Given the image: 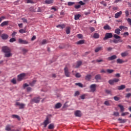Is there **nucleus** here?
<instances>
[{
  "mask_svg": "<svg viewBox=\"0 0 131 131\" xmlns=\"http://www.w3.org/2000/svg\"><path fill=\"white\" fill-rule=\"evenodd\" d=\"M26 77V73H21L17 76V80L18 81H21L23 79H25Z\"/></svg>",
  "mask_w": 131,
  "mask_h": 131,
  "instance_id": "f257e3e1",
  "label": "nucleus"
},
{
  "mask_svg": "<svg viewBox=\"0 0 131 131\" xmlns=\"http://www.w3.org/2000/svg\"><path fill=\"white\" fill-rule=\"evenodd\" d=\"M64 74L67 77H70L71 73L69 72V70L68 69V67L67 66L65 67L64 68Z\"/></svg>",
  "mask_w": 131,
  "mask_h": 131,
  "instance_id": "f03ea898",
  "label": "nucleus"
},
{
  "mask_svg": "<svg viewBox=\"0 0 131 131\" xmlns=\"http://www.w3.org/2000/svg\"><path fill=\"white\" fill-rule=\"evenodd\" d=\"M16 106H19V109H24L25 108L26 104L24 103H21L20 102H16Z\"/></svg>",
  "mask_w": 131,
  "mask_h": 131,
  "instance_id": "7ed1b4c3",
  "label": "nucleus"
},
{
  "mask_svg": "<svg viewBox=\"0 0 131 131\" xmlns=\"http://www.w3.org/2000/svg\"><path fill=\"white\" fill-rule=\"evenodd\" d=\"M113 36V35L112 34V33H106L105 34V36L103 38L104 40H106V39H108V38H111Z\"/></svg>",
  "mask_w": 131,
  "mask_h": 131,
  "instance_id": "20e7f679",
  "label": "nucleus"
},
{
  "mask_svg": "<svg viewBox=\"0 0 131 131\" xmlns=\"http://www.w3.org/2000/svg\"><path fill=\"white\" fill-rule=\"evenodd\" d=\"M96 86H97V84H93L90 85V88L91 90V92H92V93H95V92H96Z\"/></svg>",
  "mask_w": 131,
  "mask_h": 131,
  "instance_id": "39448f33",
  "label": "nucleus"
},
{
  "mask_svg": "<svg viewBox=\"0 0 131 131\" xmlns=\"http://www.w3.org/2000/svg\"><path fill=\"white\" fill-rule=\"evenodd\" d=\"M10 51H11V49H10V48L7 46H4L2 47V52H3L4 53L10 52Z\"/></svg>",
  "mask_w": 131,
  "mask_h": 131,
  "instance_id": "423d86ee",
  "label": "nucleus"
},
{
  "mask_svg": "<svg viewBox=\"0 0 131 131\" xmlns=\"http://www.w3.org/2000/svg\"><path fill=\"white\" fill-rule=\"evenodd\" d=\"M18 42L21 43V45H28V41H26V40H23L21 38L18 39Z\"/></svg>",
  "mask_w": 131,
  "mask_h": 131,
  "instance_id": "0eeeda50",
  "label": "nucleus"
},
{
  "mask_svg": "<svg viewBox=\"0 0 131 131\" xmlns=\"http://www.w3.org/2000/svg\"><path fill=\"white\" fill-rule=\"evenodd\" d=\"M49 123H51V121L48 117H47L46 119L44 121L43 124L44 127H47V125H48Z\"/></svg>",
  "mask_w": 131,
  "mask_h": 131,
  "instance_id": "6e6552de",
  "label": "nucleus"
},
{
  "mask_svg": "<svg viewBox=\"0 0 131 131\" xmlns=\"http://www.w3.org/2000/svg\"><path fill=\"white\" fill-rule=\"evenodd\" d=\"M39 101H40V98L36 97V98H33L31 100V103H39Z\"/></svg>",
  "mask_w": 131,
  "mask_h": 131,
  "instance_id": "1a4fd4ad",
  "label": "nucleus"
},
{
  "mask_svg": "<svg viewBox=\"0 0 131 131\" xmlns=\"http://www.w3.org/2000/svg\"><path fill=\"white\" fill-rule=\"evenodd\" d=\"M5 57L6 58H10V57H12L13 54H12V53L11 52V50L10 51H8L7 52H5L4 53Z\"/></svg>",
  "mask_w": 131,
  "mask_h": 131,
  "instance_id": "9d476101",
  "label": "nucleus"
},
{
  "mask_svg": "<svg viewBox=\"0 0 131 131\" xmlns=\"http://www.w3.org/2000/svg\"><path fill=\"white\" fill-rule=\"evenodd\" d=\"M9 22H10L9 20L4 21L1 24L0 26L2 27H4V26H8V25H9Z\"/></svg>",
  "mask_w": 131,
  "mask_h": 131,
  "instance_id": "9b49d317",
  "label": "nucleus"
},
{
  "mask_svg": "<svg viewBox=\"0 0 131 131\" xmlns=\"http://www.w3.org/2000/svg\"><path fill=\"white\" fill-rule=\"evenodd\" d=\"M121 15H122V11H119L115 14V18L116 19H118V18H119V17H120V16H121Z\"/></svg>",
  "mask_w": 131,
  "mask_h": 131,
  "instance_id": "f8f14e48",
  "label": "nucleus"
},
{
  "mask_svg": "<svg viewBox=\"0 0 131 131\" xmlns=\"http://www.w3.org/2000/svg\"><path fill=\"white\" fill-rule=\"evenodd\" d=\"M1 37L2 39L6 40L7 38H9V35L7 34L4 33L2 34Z\"/></svg>",
  "mask_w": 131,
  "mask_h": 131,
  "instance_id": "ddd939ff",
  "label": "nucleus"
},
{
  "mask_svg": "<svg viewBox=\"0 0 131 131\" xmlns=\"http://www.w3.org/2000/svg\"><path fill=\"white\" fill-rule=\"evenodd\" d=\"M13 127H14V126H13L11 125H7L6 126L5 129L7 131H10V130H11L12 128H13Z\"/></svg>",
  "mask_w": 131,
  "mask_h": 131,
  "instance_id": "4468645a",
  "label": "nucleus"
},
{
  "mask_svg": "<svg viewBox=\"0 0 131 131\" xmlns=\"http://www.w3.org/2000/svg\"><path fill=\"white\" fill-rule=\"evenodd\" d=\"M75 116H77V117H81V113L80 111H76L75 112Z\"/></svg>",
  "mask_w": 131,
  "mask_h": 131,
  "instance_id": "2eb2a0df",
  "label": "nucleus"
},
{
  "mask_svg": "<svg viewBox=\"0 0 131 131\" xmlns=\"http://www.w3.org/2000/svg\"><path fill=\"white\" fill-rule=\"evenodd\" d=\"M116 58H117V56L115 55H114L111 57H108L107 60H108V61H112V60H115Z\"/></svg>",
  "mask_w": 131,
  "mask_h": 131,
  "instance_id": "dca6fc26",
  "label": "nucleus"
},
{
  "mask_svg": "<svg viewBox=\"0 0 131 131\" xmlns=\"http://www.w3.org/2000/svg\"><path fill=\"white\" fill-rule=\"evenodd\" d=\"M62 107V104L60 102L56 103L55 105V109H59Z\"/></svg>",
  "mask_w": 131,
  "mask_h": 131,
  "instance_id": "f3484780",
  "label": "nucleus"
},
{
  "mask_svg": "<svg viewBox=\"0 0 131 131\" xmlns=\"http://www.w3.org/2000/svg\"><path fill=\"white\" fill-rule=\"evenodd\" d=\"M121 57H127L128 56V52L127 51H125L123 53H121Z\"/></svg>",
  "mask_w": 131,
  "mask_h": 131,
  "instance_id": "a211bd4d",
  "label": "nucleus"
},
{
  "mask_svg": "<svg viewBox=\"0 0 131 131\" xmlns=\"http://www.w3.org/2000/svg\"><path fill=\"white\" fill-rule=\"evenodd\" d=\"M101 79L102 77L100 74L96 75L95 77V79H96V80H101Z\"/></svg>",
  "mask_w": 131,
  "mask_h": 131,
  "instance_id": "6ab92c4d",
  "label": "nucleus"
},
{
  "mask_svg": "<svg viewBox=\"0 0 131 131\" xmlns=\"http://www.w3.org/2000/svg\"><path fill=\"white\" fill-rule=\"evenodd\" d=\"M102 50H103V47H97L95 49V52L98 53V52H100V51H102Z\"/></svg>",
  "mask_w": 131,
  "mask_h": 131,
  "instance_id": "aec40b11",
  "label": "nucleus"
},
{
  "mask_svg": "<svg viewBox=\"0 0 131 131\" xmlns=\"http://www.w3.org/2000/svg\"><path fill=\"white\" fill-rule=\"evenodd\" d=\"M124 89H125V85H121L120 86H118V90L119 91L124 90Z\"/></svg>",
  "mask_w": 131,
  "mask_h": 131,
  "instance_id": "412c9836",
  "label": "nucleus"
},
{
  "mask_svg": "<svg viewBox=\"0 0 131 131\" xmlns=\"http://www.w3.org/2000/svg\"><path fill=\"white\" fill-rule=\"evenodd\" d=\"M45 4H47L48 5H50L51 4H53L54 3L53 0H46L45 1Z\"/></svg>",
  "mask_w": 131,
  "mask_h": 131,
  "instance_id": "4be33fe9",
  "label": "nucleus"
},
{
  "mask_svg": "<svg viewBox=\"0 0 131 131\" xmlns=\"http://www.w3.org/2000/svg\"><path fill=\"white\" fill-rule=\"evenodd\" d=\"M103 28L105 30H111V27L108 25L104 26Z\"/></svg>",
  "mask_w": 131,
  "mask_h": 131,
  "instance_id": "5701e85b",
  "label": "nucleus"
},
{
  "mask_svg": "<svg viewBox=\"0 0 131 131\" xmlns=\"http://www.w3.org/2000/svg\"><path fill=\"white\" fill-rule=\"evenodd\" d=\"M120 29H121V30H122V29H123L124 30H128V28H127V27H125L123 26H120L119 27Z\"/></svg>",
  "mask_w": 131,
  "mask_h": 131,
  "instance_id": "b1692460",
  "label": "nucleus"
},
{
  "mask_svg": "<svg viewBox=\"0 0 131 131\" xmlns=\"http://www.w3.org/2000/svg\"><path fill=\"white\" fill-rule=\"evenodd\" d=\"M117 63H118V64H122V63H124V61L120 58H118L117 59Z\"/></svg>",
  "mask_w": 131,
  "mask_h": 131,
  "instance_id": "393cba45",
  "label": "nucleus"
},
{
  "mask_svg": "<svg viewBox=\"0 0 131 131\" xmlns=\"http://www.w3.org/2000/svg\"><path fill=\"white\" fill-rule=\"evenodd\" d=\"M71 29V28L70 27H67L66 28V31L67 34H70Z\"/></svg>",
  "mask_w": 131,
  "mask_h": 131,
  "instance_id": "a878e982",
  "label": "nucleus"
},
{
  "mask_svg": "<svg viewBox=\"0 0 131 131\" xmlns=\"http://www.w3.org/2000/svg\"><path fill=\"white\" fill-rule=\"evenodd\" d=\"M36 83V80H33L32 82H30L29 83V84L31 86H34V84Z\"/></svg>",
  "mask_w": 131,
  "mask_h": 131,
  "instance_id": "bb28decb",
  "label": "nucleus"
},
{
  "mask_svg": "<svg viewBox=\"0 0 131 131\" xmlns=\"http://www.w3.org/2000/svg\"><path fill=\"white\" fill-rule=\"evenodd\" d=\"M100 37V35H99L97 33H94L93 35V38H99Z\"/></svg>",
  "mask_w": 131,
  "mask_h": 131,
  "instance_id": "cd10ccee",
  "label": "nucleus"
},
{
  "mask_svg": "<svg viewBox=\"0 0 131 131\" xmlns=\"http://www.w3.org/2000/svg\"><path fill=\"white\" fill-rule=\"evenodd\" d=\"M81 64H82V62H81V61H79L77 62V65L75 67V68H78V67H79Z\"/></svg>",
  "mask_w": 131,
  "mask_h": 131,
  "instance_id": "c85d7f7f",
  "label": "nucleus"
},
{
  "mask_svg": "<svg viewBox=\"0 0 131 131\" xmlns=\"http://www.w3.org/2000/svg\"><path fill=\"white\" fill-rule=\"evenodd\" d=\"M120 31H121V30L120 29H116L115 31V33L119 35L120 34Z\"/></svg>",
  "mask_w": 131,
  "mask_h": 131,
  "instance_id": "c756f323",
  "label": "nucleus"
},
{
  "mask_svg": "<svg viewBox=\"0 0 131 131\" xmlns=\"http://www.w3.org/2000/svg\"><path fill=\"white\" fill-rule=\"evenodd\" d=\"M54 124H50L48 126L49 129H54Z\"/></svg>",
  "mask_w": 131,
  "mask_h": 131,
  "instance_id": "7c9ffc66",
  "label": "nucleus"
},
{
  "mask_svg": "<svg viewBox=\"0 0 131 131\" xmlns=\"http://www.w3.org/2000/svg\"><path fill=\"white\" fill-rule=\"evenodd\" d=\"M85 79L86 80H90V79H92V76L91 75H87L85 76Z\"/></svg>",
  "mask_w": 131,
  "mask_h": 131,
  "instance_id": "2f4dec72",
  "label": "nucleus"
},
{
  "mask_svg": "<svg viewBox=\"0 0 131 131\" xmlns=\"http://www.w3.org/2000/svg\"><path fill=\"white\" fill-rule=\"evenodd\" d=\"M118 106L120 108L121 112H123V111H124V107L121 105V104H119Z\"/></svg>",
  "mask_w": 131,
  "mask_h": 131,
  "instance_id": "473e14b6",
  "label": "nucleus"
},
{
  "mask_svg": "<svg viewBox=\"0 0 131 131\" xmlns=\"http://www.w3.org/2000/svg\"><path fill=\"white\" fill-rule=\"evenodd\" d=\"M118 120H119V121H120V123H124L126 121V120L122 119H120V118H119Z\"/></svg>",
  "mask_w": 131,
  "mask_h": 131,
  "instance_id": "72a5a7b5",
  "label": "nucleus"
},
{
  "mask_svg": "<svg viewBox=\"0 0 131 131\" xmlns=\"http://www.w3.org/2000/svg\"><path fill=\"white\" fill-rule=\"evenodd\" d=\"M81 15H80V14H77L75 15V20H78V19H79V18H80Z\"/></svg>",
  "mask_w": 131,
  "mask_h": 131,
  "instance_id": "f704fd0d",
  "label": "nucleus"
},
{
  "mask_svg": "<svg viewBox=\"0 0 131 131\" xmlns=\"http://www.w3.org/2000/svg\"><path fill=\"white\" fill-rule=\"evenodd\" d=\"M106 72H107V73L111 74V73H113V72H114V70L111 69H107L106 70Z\"/></svg>",
  "mask_w": 131,
  "mask_h": 131,
  "instance_id": "c9c22d12",
  "label": "nucleus"
},
{
  "mask_svg": "<svg viewBox=\"0 0 131 131\" xmlns=\"http://www.w3.org/2000/svg\"><path fill=\"white\" fill-rule=\"evenodd\" d=\"M83 43H84V40H81L80 41H78L77 42V45H82Z\"/></svg>",
  "mask_w": 131,
  "mask_h": 131,
  "instance_id": "e433bc0d",
  "label": "nucleus"
},
{
  "mask_svg": "<svg viewBox=\"0 0 131 131\" xmlns=\"http://www.w3.org/2000/svg\"><path fill=\"white\" fill-rule=\"evenodd\" d=\"M11 82L12 83H13V84H16L17 83V80H16V78H13L12 80H11Z\"/></svg>",
  "mask_w": 131,
  "mask_h": 131,
  "instance_id": "4c0bfd02",
  "label": "nucleus"
},
{
  "mask_svg": "<svg viewBox=\"0 0 131 131\" xmlns=\"http://www.w3.org/2000/svg\"><path fill=\"white\" fill-rule=\"evenodd\" d=\"M21 51H22L24 55H25V54L27 53V52H28V49H24V48L22 49Z\"/></svg>",
  "mask_w": 131,
  "mask_h": 131,
  "instance_id": "58836bf2",
  "label": "nucleus"
},
{
  "mask_svg": "<svg viewBox=\"0 0 131 131\" xmlns=\"http://www.w3.org/2000/svg\"><path fill=\"white\" fill-rule=\"evenodd\" d=\"M12 118H17V119L20 120V117L17 115H13L12 116Z\"/></svg>",
  "mask_w": 131,
  "mask_h": 131,
  "instance_id": "ea45409f",
  "label": "nucleus"
},
{
  "mask_svg": "<svg viewBox=\"0 0 131 131\" xmlns=\"http://www.w3.org/2000/svg\"><path fill=\"white\" fill-rule=\"evenodd\" d=\"M80 95L79 91H76L74 94V97H78Z\"/></svg>",
  "mask_w": 131,
  "mask_h": 131,
  "instance_id": "a19ab883",
  "label": "nucleus"
},
{
  "mask_svg": "<svg viewBox=\"0 0 131 131\" xmlns=\"http://www.w3.org/2000/svg\"><path fill=\"white\" fill-rule=\"evenodd\" d=\"M76 85H78L79 88H83V85L81 83H76Z\"/></svg>",
  "mask_w": 131,
  "mask_h": 131,
  "instance_id": "79ce46f5",
  "label": "nucleus"
},
{
  "mask_svg": "<svg viewBox=\"0 0 131 131\" xmlns=\"http://www.w3.org/2000/svg\"><path fill=\"white\" fill-rule=\"evenodd\" d=\"M87 95L86 94H83L80 96L81 98V100H84L85 99V97H86Z\"/></svg>",
  "mask_w": 131,
  "mask_h": 131,
  "instance_id": "37998d69",
  "label": "nucleus"
},
{
  "mask_svg": "<svg viewBox=\"0 0 131 131\" xmlns=\"http://www.w3.org/2000/svg\"><path fill=\"white\" fill-rule=\"evenodd\" d=\"M19 32L20 33H26V31L24 29H20Z\"/></svg>",
  "mask_w": 131,
  "mask_h": 131,
  "instance_id": "c03bdc74",
  "label": "nucleus"
},
{
  "mask_svg": "<svg viewBox=\"0 0 131 131\" xmlns=\"http://www.w3.org/2000/svg\"><path fill=\"white\" fill-rule=\"evenodd\" d=\"M114 37H115L116 39H119V38H121V37L117 35V34H114Z\"/></svg>",
  "mask_w": 131,
  "mask_h": 131,
  "instance_id": "a18cd8bd",
  "label": "nucleus"
},
{
  "mask_svg": "<svg viewBox=\"0 0 131 131\" xmlns=\"http://www.w3.org/2000/svg\"><path fill=\"white\" fill-rule=\"evenodd\" d=\"M46 43H48V40L44 39L41 42V45H46Z\"/></svg>",
  "mask_w": 131,
  "mask_h": 131,
  "instance_id": "49530a36",
  "label": "nucleus"
},
{
  "mask_svg": "<svg viewBox=\"0 0 131 131\" xmlns=\"http://www.w3.org/2000/svg\"><path fill=\"white\" fill-rule=\"evenodd\" d=\"M10 42H14V41H16V38H12L9 40Z\"/></svg>",
  "mask_w": 131,
  "mask_h": 131,
  "instance_id": "de8ad7c7",
  "label": "nucleus"
},
{
  "mask_svg": "<svg viewBox=\"0 0 131 131\" xmlns=\"http://www.w3.org/2000/svg\"><path fill=\"white\" fill-rule=\"evenodd\" d=\"M104 105H106V106H110V103H109V101L106 100L104 102Z\"/></svg>",
  "mask_w": 131,
  "mask_h": 131,
  "instance_id": "09e8293b",
  "label": "nucleus"
},
{
  "mask_svg": "<svg viewBox=\"0 0 131 131\" xmlns=\"http://www.w3.org/2000/svg\"><path fill=\"white\" fill-rule=\"evenodd\" d=\"M128 114H129V113L128 112L122 113L121 116H125V115H128Z\"/></svg>",
  "mask_w": 131,
  "mask_h": 131,
  "instance_id": "8fccbe9b",
  "label": "nucleus"
},
{
  "mask_svg": "<svg viewBox=\"0 0 131 131\" xmlns=\"http://www.w3.org/2000/svg\"><path fill=\"white\" fill-rule=\"evenodd\" d=\"M125 13L126 17H128V16H129V13L128 12V10H126L125 11Z\"/></svg>",
  "mask_w": 131,
  "mask_h": 131,
  "instance_id": "3c124183",
  "label": "nucleus"
},
{
  "mask_svg": "<svg viewBox=\"0 0 131 131\" xmlns=\"http://www.w3.org/2000/svg\"><path fill=\"white\" fill-rule=\"evenodd\" d=\"M74 4H75L74 2H69L68 3V5H69V6H73V5H74Z\"/></svg>",
  "mask_w": 131,
  "mask_h": 131,
  "instance_id": "603ef678",
  "label": "nucleus"
},
{
  "mask_svg": "<svg viewBox=\"0 0 131 131\" xmlns=\"http://www.w3.org/2000/svg\"><path fill=\"white\" fill-rule=\"evenodd\" d=\"M108 83H110V84H114V80H110L108 81Z\"/></svg>",
  "mask_w": 131,
  "mask_h": 131,
  "instance_id": "864d4df0",
  "label": "nucleus"
},
{
  "mask_svg": "<svg viewBox=\"0 0 131 131\" xmlns=\"http://www.w3.org/2000/svg\"><path fill=\"white\" fill-rule=\"evenodd\" d=\"M105 93H106V94H107V95H111V91H110V90H105Z\"/></svg>",
  "mask_w": 131,
  "mask_h": 131,
  "instance_id": "5fc2aeb1",
  "label": "nucleus"
},
{
  "mask_svg": "<svg viewBox=\"0 0 131 131\" xmlns=\"http://www.w3.org/2000/svg\"><path fill=\"white\" fill-rule=\"evenodd\" d=\"M75 76L77 78H79V77H81V75L80 74H79V73H77L75 75Z\"/></svg>",
  "mask_w": 131,
  "mask_h": 131,
  "instance_id": "6e6d98bb",
  "label": "nucleus"
},
{
  "mask_svg": "<svg viewBox=\"0 0 131 131\" xmlns=\"http://www.w3.org/2000/svg\"><path fill=\"white\" fill-rule=\"evenodd\" d=\"M89 29L91 30V32H94V31H95V28L94 27H90Z\"/></svg>",
  "mask_w": 131,
  "mask_h": 131,
  "instance_id": "4d7b16f0",
  "label": "nucleus"
},
{
  "mask_svg": "<svg viewBox=\"0 0 131 131\" xmlns=\"http://www.w3.org/2000/svg\"><path fill=\"white\" fill-rule=\"evenodd\" d=\"M114 99L115 100V101H119V97L117 96H115L114 97Z\"/></svg>",
  "mask_w": 131,
  "mask_h": 131,
  "instance_id": "13d9d810",
  "label": "nucleus"
},
{
  "mask_svg": "<svg viewBox=\"0 0 131 131\" xmlns=\"http://www.w3.org/2000/svg\"><path fill=\"white\" fill-rule=\"evenodd\" d=\"M24 23H27V19L24 18H21Z\"/></svg>",
  "mask_w": 131,
  "mask_h": 131,
  "instance_id": "bf43d9fd",
  "label": "nucleus"
},
{
  "mask_svg": "<svg viewBox=\"0 0 131 131\" xmlns=\"http://www.w3.org/2000/svg\"><path fill=\"white\" fill-rule=\"evenodd\" d=\"M6 19V16H2L0 17V23L3 21V20Z\"/></svg>",
  "mask_w": 131,
  "mask_h": 131,
  "instance_id": "052dcab7",
  "label": "nucleus"
},
{
  "mask_svg": "<svg viewBox=\"0 0 131 131\" xmlns=\"http://www.w3.org/2000/svg\"><path fill=\"white\" fill-rule=\"evenodd\" d=\"M27 4H33V1H32V0H27Z\"/></svg>",
  "mask_w": 131,
  "mask_h": 131,
  "instance_id": "680f3d73",
  "label": "nucleus"
},
{
  "mask_svg": "<svg viewBox=\"0 0 131 131\" xmlns=\"http://www.w3.org/2000/svg\"><path fill=\"white\" fill-rule=\"evenodd\" d=\"M130 97H131V93H128L125 96V97L128 98H129Z\"/></svg>",
  "mask_w": 131,
  "mask_h": 131,
  "instance_id": "e2e57ef3",
  "label": "nucleus"
},
{
  "mask_svg": "<svg viewBox=\"0 0 131 131\" xmlns=\"http://www.w3.org/2000/svg\"><path fill=\"white\" fill-rule=\"evenodd\" d=\"M114 82H118L119 81V79L115 78L113 79Z\"/></svg>",
  "mask_w": 131,
  "mask_h": 131,
  "instance_id": "0e129e2a",
  "label": "nucleus"
},
{
  "mask_svg": "<svg viewBox=\"0 0 131 131\" xmlns=\"http://www.w3.org/2000/svg\"><path fill=\"white\" fill-rule=\"evenodd\" d=\"M64 15H65V12H64V11L62 10L60 12V15L61 16H64Z\"/></svg>",
  "mask_w": 131,
  "mask_h": 131,
  "instance_id": "69168bd1",
  "label": "nucleus"
},
{
  "mask_svg": "<svg viewBox=\"0 0 131 131\" xmlns=\"http://www.w3.org/2000/svg\"><path fill=\"white\" fill-rule=\"evenodd\" d=\"M127 21L128 22V23H129V25L131 26V19L128 18L127 19Z\"/></svg>",
  "mask_w": 131,
  "mask_h": 131,
  "instance_id": "338daca9",
  "label": "nucleus"
},
{
  "mask_svg": "<svg viewBox=\"0 0 131 131\" xmlns=\"http://www.w3.org/2000/svg\"><path fill=\"white\" fill-rule=\"evenodd\" d=\"M80 8V5H75V9H79Z\"/></svg>",
  "mask_w": 131,
  "mask_h": 131,
  "instance_id": "774afa93",
  "label": "nucleus"
}]
</instances>
